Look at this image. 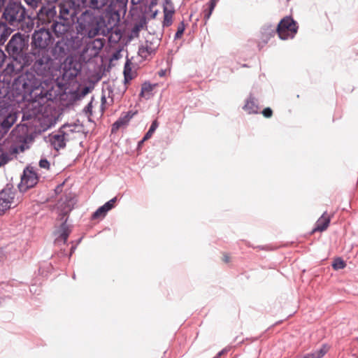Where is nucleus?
Instances as JSON below:
<instances>
[{
    "label": "nucleus",
    "instance_id": "f257e3e1",
    "mask_svg": "<svg viewBox=\"0 0 358 358\" xmlns=\"http://www.w3.org/2000/svg\"><path fill=\"white\" fill-rule=\"evenodd\" d=\"M13 88L23 99H28L29 108L32 110V115H36L43 112V106L52 100V90L45 89L42 81L32 73H26L15 79Z\"/></svg>",
    "mask_w": 358,
    "mask_h": 358
},
{
    "label": "nucleus",
    "instance_id": "f03ea898",
    "mask_svg": "<svg viewBox=\"0 0 358 358\" xmlns=\"http://www.w3.org/2000/svg\"><path fill=\"white\" fill-rule=\"evenodd\" d=\"M28 48V38L24 34L16 33L13 34L6 45V50L13 61L8 64L7 71L10 73L17 74L25 66H29L33 62L30 53L24 51Z\"/></svg>",
    "mask_w": 358,
    "mask_h": 358
},
{
    "label": "nucleus",
    "instance_id": "7ed1b4c3",
    "mask_svg": "<svg viewBox=\"0 0 358 358\" xmlns=\"http://www.w3.org/2000/svg\"><path fill=\"white\" fill-rule=\"evenodd\" d=\"M2 18L7 24L25 33L29 32L34 22L20 0H10L3 9Z\"/></svg>",
    "mask_w": 358,
    "mask_h": 358
},
{
    "label": "nucleus",
    "instance_id": "20e7f679",
    "mask_svg": "<svg viewBox=\"0 0 358 358\" xmlns=\"http://www.w3.org/2000/svg\"><path fill=\"white\" fill-rule=\"evenodd\" d=\"M104 22L102 18L94 15L89 10L83 12L77 19V34L92 38L99 35Z\"/></svg>",
    "mask_w": 358,
    "mask_h": 358
},
{
    "label": "nucleus",
    "instance_id": "39448f33",
    "mask_svg": "<svg viewBox=\"0 0 358 358\" xmlns=\"http://www.w3.org/2000/svg\"><path fill=\"white\" fill-rule=\"evenodd\" d=\"M83 44V38L78 35H71L70 37H62L58 40L51 48L50 53L55 61L62 62L69 59V55L78 50Z\"/></svg>",
    "mask_w": 358,
    "mask_h": 358
},
{
    "label": "nucleus",
    "instance_id": "423d86ee",
    "mask_svg": "<svg viewBox=\"0 0 358 358\" xmlns=\"http://www.w3.org/2000/svg\"><path fill=\"white\" fill-rule=\"evenodd\" d=\"M33 62L31 69L38 76L50 78L57 69V64L52 58L50 52H31Z\"/></svg>",
    "mask_w": 358,
    "mask_h": 358
},
{
    "label": "nucleus",
    "instance_id": "0eeeda50",
    "mask_svg": "<svg viewBox=\"0 0 358 358\" xmlns=\"http://www.w3.org/2000/svg\"><path fill=\"white\" fill-rule=\"evenodd\" d=\"M58 208H61L59 210L58 219L62 221L60 226L54 232L55 236V242L57 244H65L68 239V237L71 231L70 225L67 224L66 222L68 220V214L72 210V207L68 203L65 204L64 207H62V204L59 203Z\"/></svg>",
    "mask_w": 358,
    "mask_h": 358
},
{
    "label": "nucleus",
    "instance_id": "6e6552de",
    "mask_svg": "<svg viewBox=\"0 0 358 358\" xmlns=\"http://www.w3.org/2000/svg\"><path fill=\"white\" fill-rule=\"evenodd\" d=\"M54 38L49 29L41 28L35 30L31 36V52H50V45Z\"/></svg>",
    "mask_w": 358,
    "mask_h": 358
},
{
    "label": "nucleus",
    "instance_id": "1a4fd4ad",
    "mask_svg": "<svg viewBox=\"0 0 358 358\" xmlns=\"http://www.w3.org/2000/svg\"><path fill=\"white\" fill-rule=\"evenodd\" d=\"M278 36L282 40L293 38L297 32L296 22L290 17L281 20L276 27Z\"/></svg>",
    "mask_w": 358,
    "mask_h": 358
},
{
    "label": "nucleus",
    "instance_id": "9d476101",
    "mask_svg": "<svg viewBox=\"0 0 358 358\" xmlns=\"http://www.w3.org/2000/svg\"><path fill=\"white\" fill-rule=\"evenodd\" d=\"M69 132H73L71 126L64 125L57 133L49 136L50 142L55 150H59L66 146V141L69 140Z\"/></svg>",
    "mask_w": 358,
    "mask_h": 358
},
{
    "label": "nucleus",
    "instance_id": "9b49d317",
    "mask_svg": "<svg viewBox=\"0 0 358 358\" xmlns=\"http://www.w3.org/2000/svg\"><path fill=\"white\" fill-rule=\"evenodd\" d=\"M59 14L58 19L73 24L77 15L74 3L71 1L62 2L59 4Z\"/></svg>",
    "mask_w": 358,
    "mask_h": 358
},
{
    "label": "nucleus",
    "instance_id": "f8f14e48",
    "mask_svg": "<svg viewBox=\"0 0 358 358\" xmlns=\"http://www.w3.org/2000/svg\"><path fill=\"white\" fill-rule=\"evenodd\" d=\"M38 181V177L34 171V168L27 167L24 170L23 175L21 177V182L19 184L20 192H26L28 189L35 186Z\"/></svg>",
    "mask_w": 358,
    "mask_h": 358
},
{
    "label": "nucleus",
    "instance_id": "ddd939ff",
    "mask_svg": "<svg viewBox=\"0 0 358 358\" xmlns=\"http://www.w3.org/2000/svg\"><path fill=\"white\" fill-rule=\"evenodd\" d=\"M73 24L64 20H56V21L52 22L48 29L54 33L57 38L70 37L71 34H69V32Z\"/></svg>",
    "mask_w": 358,
    "mask_h": 358
},
{
    "label": "nucleus",
    "instance_id": "4468645a",
    "mask_svg": "<svg viewBox=\"0 0 358 358\" xmlns=\"http://www.w3.org/2000/svg\"><path fill=\"white\" fill-rule=\"evenodd\" d=\"M57 11L55 6L53 4H48V6H42L40 9V20L43 24L47 25L52 23L58 19Z\"/></svg>",
    "mask_w": 358,
    "mask_h": 358
},
{
    "label": "nucleus",
    "instance_id": "2eb2a0df",
    "mask_svg": "<svg viewBox=\"0 0 358 358\" xmlns=\"http://www.w3.org/2000/svg\"><path fill=\"white\" fill-rule=\"evenodd\" d=\"M80 71V65L76 62H73L72 58L70 61H66L63 66V76L69 80L76 78Z\"/></svg>",
    "mask_w": 358,
    "mask_h": 358
},
{
    "label": "nucleus",
    "instance_id": "dca6fc26",
    "mask_svg": "<svg viewBox=\"0 0 358 358\" xmlns=\"http://www.w3.org/2000/svg\"><path fill=\"white\" fill-rule=\"evenodd\" d=\"M103 43L101 40H95L92 43H87L82 52V57L84 59H91L96 57L99 50L102 48Z\"/></svg>",
    "mask_w": 358,
    "mask_h": 358
},
{
    "label": "nucleus",
    "instance_id": "f3484780",
    "mask_svg": "<svg viewBox=\"0 0 358 358\" xmlns=\"http://www.w3.org/2000/svg\"><path fill=\"white\" fill-rule=\"evenodd\" d=\"M13 199L14 194L10 189L2 190L0 192V215L10 208Z\"/></svg>",
    "mask_w": 358,
    "mask_h": 358
},
{
    "label": "nucleus",
    "instance_id": "a211bd4d",
    "mask_svg": "<svg viewBox=\"0 0 358 358\" xmlns=\"http://www.w3.org/2000/svg\"><path fill=\"white\" fill-rule=\"evenodd\" d=\"M136 111H128L122 113L121 116L115 121L112 126V131H116L120 127L126 126L130 120L136 114Z\"/></svg>",
    "mask_w": 358,
    "mask_h": 358
},
{
    "label": "nucleus",
    "instance_id": "6ab92c4d",
    "mask_svg": "<svg viewBox=\"0 0 358 358\" xmlns=\"http://www.w3.org/2000/svg\"><path fill=\"white\" fill-rule=\"evenodd\" d=\"M5 85L6 83L0 80V116L5 115L10 106L9 103L6 99L8 90Z\"/></svg>",
    "mask_w": 358,
    "mask_h": 358
},
{
    "label": "nucleus",
    "instance_id": "aec40b11",
    "mask_svg": "<svg viewBox=\"0 0 358 358\" xmlns=\"http://www.w3.org/2000/svg\"><path fill=\"white\" fill-rule=\"evenodd\" d=\"M276 27L272 24H266L261 29V41L266 43L268 40L274 36L276 31Z\"/></svg>",
    "mask_w": 358,
    "mask_h": 358
},
{
    "label": "nucleus",
    "instance_id": "412c9836",
    "mask_svg": "<svg viewBox=\"0 0 358 358\" xmlns=\"http://www.w3.org/2000/svg\"><path fill=\"white\" fill-rule=\"evenodd\" d=\"M243 109L248 114H257L259 113V107L257 103V100L250 95L246 100Z\"/></svg>",
    "mask_w": 358,
    "mask_h": 358
},
{
    "label": "nucleus",
    "instance_id": "4be33fe9",
    "mask_svg": "<svg viewBox=\"0 0 358 358\" xmlns=\"http://www.w3.org/2000/svg\"><path fill=\"white\" fill-rule=\"evenodd\" d=\"M115 0H89L87 6L93 10H101L110 6Z\"/></svg>",
    "mask_w": 358,
    "mask_h": 358
},
{
    "label": "nucleus",
    "instance_id": "5701e85b",
    "mask_svg": "<svg viewBox=\"0 0 358 358\" xmlns=\"http://www.w3.org/2000/svg\"><path fill=\"white\" fill-rule=\"evenodd\" d=\"M330 222V218L327 216V213L324 212L322 215L317 220L316 226L313 229L314 231H323L327 229Z\"/></svg>",
    "mask_w": 358,
    "mask_h": 358
},
{
    "label": "nucleus",
    "instance_id": "b1692460",
    "mask_svg": "<svg viewBox=\"0 0 358 358\" xmlns=\"http://www.w3.org/2000/svg\"><path fill=\"white\" fill-rule=\"evenodd\" d=\"M10 28L5 22L0 21V45H3L10 35Z\"/></svg>",
    "mask_w": 358,
    "mask_h": 358
},
{
    "label": "nucleus",
    "instance_id": "393cba45",
    "mask_svg": "<svg viewBox=\"0 0 358 358\" xmlns=\"http://www.w3.org/2000/svg\"><path fill=\"white\" fill-rule=\"evenodd\" d=\"M124 76L125 82L132 80L131 62L127 59L124 67Z\"/></svg>",
    "mask_w": 358,
    "mask_h": 358
},
{
    "label": "nucleus",
    "instance_id": "a878e982",
    "mask_svg": "<svg viewBox=\"0 0 358 358\" xmlns=\"http://www.w3.org/2000/svg\"><path fill=\"white\" fill-rule=\"evenodd\" d=\"M158 126H159V124H158L157 120H154L152 122V124L150 125V127L149 130L148 131V132L144 136L143 141H147L150 138H151V136H152V134H154L155 130L157 129Z\"/></svg>",
    "mask_w": 358,
    "mask_h": 358
},
{
    "label": "nucleus",
    "instance_id": "bb28decb",
    "mask_svg": "<svg viewBox=\"0 0 358 358\" xmlns=\"http://www.w3.org/2000/svg\"><path fill=\"white\" fill-rule=\"evenodd\" d=\"M154 86L149 83H144L141 87V96L145 97L150 95L153 90Z\"/></svg>",
    "mask_w": 358,
    "mask_h": 358
},
{
    "label": "nucleus",
    "instance_id": "cd10ccee",
    "mask_svg": "<svg viewBox=\"0 0 358 358\" xmlns=\"http://www.w3.org/2000/svg\"><path fill=\"white\" fill-rule=\"evenodd\" d=\"M327 352L325 346H322L320 349L316 350L313 353L308 354L310 358H322Z\"/></svg>",
    "mask_w": 358,
    "mask_h": 358
},
{
    "label": "nucleus",
    "instance_id": "c85d7f7f",
    "mask_svg": "<svg viewBox=\"0 0 358 358\" xmlns=\"http://www.w3.org/2000/svg\"><path fill=\"white\" fill-rule=\"evenodd\" d=\"M29 9L36 10L41 3L42 0H23Z\"/></svg>",
    "mask_w": 358,
    "mask_h": 358
},
{
    "label": "nucleus",
    "instance_id": "c756f323",
    "mask_svg": "<svg viewBox=\"0 0 358 358\" xmlns=\"http://www.w3.org/2000/svg\"><path fill=\"white\" fill-rule=\"evenodd\" d=\"M172 16H173V12L171 11H166L165 10L164 11V19L163 22V24L164 27H169L172 23Z\"/></svg>",
    "mask_w": 358,
    "mask_h": 358
},
{
    "label": "nucleus",
    "instance_id": "7c9ffc66",
    "mask_svg": "<svg viewBox=\"0 0 358 358\" xmlns=\"http://www.w3.org/2000/svg\"><path fill=\"white\" fill-rule=\"evenodd\" d=\"M107 210L105 209V208L103 207V206L99 207L92 215V217L94 219H96V218H99L100 217H105L106 213H107Z\"/></svg>",
    "mask_w": 358,
    "mask_h": 358
},
{
    "label": "nucleus",
    "instance_id": "2f4dec72",
    "mask_svg": "<svg viewBox=\"0 0 358 358\" xmlns=\"http://www.w3.org/2000/svg\"><path fill=\"white\" fill-rule=\"evenodd\" d=\"M15 119L10 115L8 116L1 123V126L3 128L9 129L14 123Z\"/></svg>",
    "mask_w": 358,
    "mask_h": 358
},
{
    "label": "nucleus",
    "instance_id": "473e14b6",
    "mask_svg": "<svg viewBox=\"0 0 358 358\" xmlns=\"http://www.w3.org/2000/svg\"><path fill=\"white\" fill-rule=\"evenodd\" d=\"M345 262L341 258L336 259L332 264V266L335 270L342 269L345 268Z\"/></svg>",
    "mask_w": 358,
    "mask_h": 358
},
{
    "label": "nucleus",
    "instance_id": "72a5a7b5",
    "mask_svg": "<svg viewBox=\"0 0 358 358\" xmlns=\"http://www.w3.org/2000/svg\"><path fill=\"white\" fill-rule=\"evenodd\" d=\"M185 29V23H184V22H181L179 24V25L178 27L177 31L175 34V36H174L175 39L180 38L182 36V35L183 34Z\"/></svg>",
    "mask_w": 358,
    "mask_h": 358
},
{
    "label": "nucleus",
    "instance_id": "f704fd0d",
    "mask_svg": "<svg viewBox=\"0 0 358 358\" xmlns=\"http://www.w3.org/2000/svg\"><path fill=\"white\" fill-rule=\"evenodd\" d=\"M214 7H211L210 6H208V8L204 9L203 10V18L206 21L208 20L212 15V13L214 10Z\"/></svg>",
    "mask_w": 358,
    "mask_h": 358
},
{
    "label": "nucleus",
    "instance_id": "c9c22d12",
    "mask_svg": "<svg viewBox=\"0 0 358 358\" xmlns=\"http://www.w3.org/2000/svg\"><path fill=\"white\" fill-rule=\"evenodd\" d=\"M117 201V198L114 197L112 199L107 201L105 204H103V207L108 212L110 210H111L114 207V204L115 201Z\"/></svg>",
    "mask_w": 358,
    "mask_h": 358
},
{
    "label": "nucleus",
    "instance_id": "e433bc0d",
    "mask_svg": "<svg viewBox=\"0 0 358 358\" xmlns=\"http://www.w3.org/2000/svg\"><path fill=\"white\" fill-rule=\"evenodd\" d=\"M152 52V48L150 47H141L139 48V54L142 56V57H146V53L148 54H150Z\"/></svg>",
    "mask_w": 358,
    "mask_h": 358
},
{
    "label": "nucleus",
    "instance_id": "4c0bfd02",
    "mask_svg": "<svg viewBox=\"0 0 358 358\" xmlns=\"http://www.w3.org/2000/svg\"><path fill=\"white\" fill-rule=\"evenodd\" d=\"M7 162V156L2 148L0 147V166Z\"/></svg>",
    "mask_w": 358,
    "mask_h": 358
},
{
    "label": "nucleus",
    "instance_id": "58836bf2",
    "mask_svg": "<svg viewBox=\"0 0 358 358\" xmlns=\"http://www.w3.org/2000/svg\"><path fill=\"white\" fill-rule=\"evenodd\" d=\"M39 166L41 168L48 169L50 167V163L46 159H42L39 162Z\"/></svg>",
    "mask_w": 358,
    "mask_h": 358
},
{
    "label": "nucleus",
    "instance_id": "ea45409f",
    "mask_svg": "<svg viewBox=\"0 0 358 358\" xmlns=\"http://www.w3.org/2000/svg\"><path fill=\"white\" fill-rule=\"evenodd\" d=\"M6 58V54L4 53V52L3 50H0V69L2 68V66L5 62Z\"/></svg>",
    "mask_w": 358,
    "mask_h": 358
},
{
    "label": "nucleus",
    "instance_id": "a19ab883",
    "mask_svg": "<svg viewBox=\"0 0 358 358\" xmlns=\"http://www.w3.org/2000/svg\"><path fill=\"white\" fill-rule=\"evenodd\" d=\"M262 114L266 117H270L272 116L273 112L270 108H266L262 111Z\"/></svg>",
    "mask_w": 358,
    "mask_h": 358
},
{
    "label": "nucleus",
    "instance_id": "79ce46f5",
    "mask_svg": "<svg viewBox=\"0 0 358 358\" xmlns=\"http://www.w3.org/2000/svg\"><path fill=\"white\" fill-rule=\"evenodd\" d=\"M92 101H90L84 108V111L86 113L92 114Z\"/></svg>",
    "mask_w": 358,
    "mask_h": 358
},
{
    "label": "nucleus",
    "instance_id": "37998d69",
    "mask_svg": "<svg viewBox=\"0 0 358 358\" xmlns=\"http://www.w3.org/2000/svg\"><path fill=\"white\" fill-rule=\"evenodd\" d=\"M89 92V88L87 87H85L82 89L80 94L79 95L78 99L84 97Z\"/></svg>",
    "mask_w": 358,
    "mask_h": 358
},
{
    "label": "nucleus",
    "instance_id": "c03bdc74",
    "mask_svg": "<svg viewBox=\"0 0 358 358\" xmlns=\"http://www.w3.org/2000/svg\"><path fill=\"white\" fill-rule=\"evenodd\" d=\"M24 150V145H20L18 148H15L13 149V152H18L19 151L23 152Z\"/></svg>",
    "mask_w": 358,
    "mask_h": 358
},
{
    "label": "nucleus",
    "instance_id": "a18cd8bd",
    "mask_svg": "<svg viewBox=\"0 0 358 358\" xmlns=\"http://www.w3.org/2000/svg\"><path fill=\"white\" fill-rule=\"evenodd\" d=\"M218 0H210L207 6H210L211 7H215Z\"/></svg>",
    "mask_w": 358,
    "mask_h": 358
},
{
    "label": "nucleus",
    "instance_id": "49530a36",
    "mask_svg": "<svg viewBox=\"0 0 358 358\" xmlns=\"http://www.w3.org/2000/svg\"><path fill=\"white\" fill-rule=\"evenodd\" d=\"M59 0H45L48 4H54L57 3Z\"/></svg>",
    "mask_w": 358,
    "mask_h": 358
},
{
    "label": "nucleus",
    "instance_id": "de8ad7c7",
    "mask_svg": "<svg viewBox=\"0 0 358 358\" xmlns=\"http://www.w3.org/2000/svg\"><path fill=\"white\" fill-rule=\"evenodd\" d=\"M117 1H120L122 4H123L124 6L127 4V3L128 1V0H117Z\"/></svg>",
    "mask_w": 358,
    "mask_h": 358
},
{
    "label": "nucleus",
    "instance_id": "09e8293b",
    "mask_svg": "<svg viewBox=\"0 0 358 358\" xmlns=\"http://www.w3.org/2000/svg\"><path fill=\"white\" fill-rule=\"evenodd\" d=\"M165 73H166L165 71L162 70L159 72V76L162 77L165 75Z\"/></svg>",
    "mask_w": 358,
    "mask_h": 358
},
{
    "label": "nucleus",
    "instance_id": "8fccbe9b",
    "mask_svg": "<svg viewBox=\"0 0 358 358\" xmlns=\"http://www.w3.org/2000/svg\"><path fill=\"white\" fill-rule=\"evenodd\" d=\"M145 141H143V138L141 141H139V142H138V148H141V147L142 146L143 143Z\"/></svg>",
    "mask_w": 358,
    "mask_h": 358
},
{
    "label": "nucleus",
    "instance_id": "3c124183",
    "mask_svg": "<svg viewBox=\"0 0 358 358\" xmlns=\"http://www.w3.org/2000/svg\"><path fill=\"white\" fill-rule=\"evenodd\" d=\"M224 261L225 262H228L229 261V257L228 256H224Z\"/></svg>",
    "mask_w": 358,
    "mask_h": 358
},
{
    "label": "nucleus",
    "instance_id": "603ef678",
    "mask_svg": "<svg viewBox=\"0 0 358 358\" xmlns=\"http://www.w3.org/2000/svg\"><path fill=\"white\" fill-rule=\"evenodd\" d=\"M101 101H102V102H103V103L106 101V98H105V96H102V98H101Z\"/></svg>",
    "mask_w": 358,
    "mask_h": 358
},
{
    "label": "nucleus",
    "instance_id": "864d4df0",
    "mask_svg": "<svg viewBox=\"0 0 358 358\" xmlns=\"http://www.w3.org/2000/svg\"><path fill=\"white\" fill-rule=\"evenodd\" d=\"M214 358H217V357H214Z\"/></svg>",
    "mask_w": 358,
    "mask_h": 358
},
{
    "label": "nucleus",
    "instance_id": "5fc2aeb1",
    "mask_svg": "<svg viewBox=\"0 0 358 358\" xmlns=\"http://www.w3.org/2000/svg\"><path fill=\"white\" fill-rule=\"evenodd\" d=\"M214 358H217V357H214Z\"/></svg>",
    "mask_w": 358,
    "mask_h": 358
}]
</instances>
